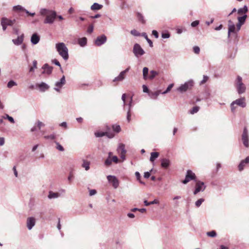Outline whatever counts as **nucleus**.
I'll return each mask as SVG.
<instances>
[{
	"mask_svg": "<svg viewBox=\"0 0 249 249\" xmlns=\"http://www.w3.org/2000/svg\"><path fill=\"white\" fill-rule=\"evenodd\" d=\"M247 17H239L238 23L236 24V27L234 24L229 21L228 27V35H230L231 33H236L241 28V25H243L246 20Z\"/></svg>",
	"mask_w": 249,
	"mask_h": 249,
	"instance_id": "f257e3e1",
	"label": "nucleus"
},
{
	"mask_svg": "<svg viewBox=\"0 0 249 249\" xmlns=\"http://www.w3.org/2000/svg\"><path fill=\"white\" fill-rule=\"evenodd\" d=\"M56 50H57L59 54L63 57L64 60H68V50L64 43H56Z\"/></svg>",
	"mask_w": 249,
	"mask_h": 249,
	"instance_id": "f03ea898",
	"label": "nucleus"
},
{
	"mask_svg": "<svg viewBox=\"0 0 249 249\" xmlns=\"http://www.w3.org/2000/svg\"><path fill=\"white\" fill-rule=\"evenodd\" d=\"M236 87L239 94L244 93L246 90V87L242 82V78L240 76H238L236 80Z\"/></svg>",
	"mask_w": 249,
	"mask_h": 249,
	"instance_id": "7ed1b4c3",
	"label": "nucleus"
},
{
	"mask_svg": "<svg viewBox=\"0 0 249 249\" xmlns=\"http://www.w3.org/2000/svg\"><path fill=\"white\" fill-rule=\"evenodd\" d=\"M237 105L241 107H245L246 106L245 97H242L241 98L238 99L231 103V110L232 112H234L235 110V107H234V105Z\"/></svg>",
	"mask_w": 249,
	"mask_h": 249,
	"instance_id": "20e7f679",
	"label": "nucleus"
},
{
	"mask_svg": "<svg viewBox=\"0 0 249 249\" xmlns=\"http://www.w3.org/2000/svg\"><path fill=\"white\" fill-rule=\"evenodd\" d=\"M195 189L194 191V195H196L201 191H204L206 188L204 183L199 180H196Z\"/></svg>",
	"mask_w": 249,
	"mask_h": 249,
	"instance_id": "39448f33",
	"label": "nucleus"
},
{
	"mask_svg": "<svg viewBox=\"0 0 249 249\" xmlns=\"http://www.w3.org/2000/svg\"><path fill=\"white\" fill-rule=\"evenodd\" d=\"M105 132H97L95 133L97 137H101L104 136H107L109 138H112L114 137L113 132L110 131V127L107 126H106Z\"/></svg>",
	"mask_w": 249,
	"mask_h": 249,
	"instance_id": "423d86ee",
	"label": "nucleus"
},
{
	"mask_svg": "<svg viewBox=\"0 0 249 249\" xmlns=\"http://www.w3.org/2000/svg\"><path fill=\"white\" fill-rule=\"evenodd\" d=\"M191 180L196 181V180H197V179L195 173L192 171L188 170L187 171L185 179L181 180V182L183 184H187Z\"/></svg>",
	"mask_w": 249,
	"mask_h": 249,
	"instance_id": "0eeeda50",
	"label": "nucleus"
},
{
	"mask_svg": "<svg viewBox=\"0 0 249 249\" xmlns=\"http://www.w3.org/2000/svg\"><path fill=\"white\" fill-rule=\"evenodd\" d=\"M193 86V82L191 81H188L178 88L177 90L181 93H183L187 91L188 89H191Z\"/></svg>",
	"mask_w": 249,
	"mask_h": 249,
	"instance_id": "6e6552de",
	"label": "nucleus"
},
{
	"mask_svg": "<svg viewBox=\"0 0 249 249\" xmlns=\"http://www.w3.org/2000/svg\"><path fill=\"white\" fill-rule=\"evenodd\" d=\"M15 22V19H10L7 18H2L1 20V25L4 30H6L7 26H12Z\"/></svg>",
	"mask_w": 249,
	"mask_h": 249,
	"instance_id": "1a4fd4ad",
	"label": "nucleus"
},
{
	"mask_svg": "<svg viewBox=\"0 0 249 249\" xmlns=\"http://www.w3.org/2000/svg\"><path fill=\"white\" fill-rule=\"evenodd\" d=\"M13 11L17 13H20L22 12H25L28 15V16H35V13H30L28 10L25 9L23 7H22L21 5H18L16 6H14L13 7Z\"/></svg>",
	"mask_w": 249,
	"mask_h": 249,
	"instance_id": "9d476101",
	"label": "nucleus"
},
{
	"mask_svg": "<svg viewBox=\"0 0 249 249\" xmlns=\"http://www.w3.org/2000/svg\"><path fill=\"white\" fill-rule=\"evenodd\" d=\"M133 53L137 57L142 55L144 53V51L138 43L135 44L134 46Z\"/></svg>",
	"mask_w": 249,
	"mask_h": 249,
	"instance_id": "9b49d317",
	"label": "nucleus"
},
{
	"mask_svg": "<svg viewBox=\"0 0 249 249\" xmlns=\"http://www.w3.org/2000/svg\"><path fill=\"white\" fill-rule=\"evenodd\" d=\"M242 140L243 143V144L246 147H248L249 146V138H248V130L246 127H244L243 134L242 135Z\"/></svg>",
	"mask_w": 249,
	"mask_h": 249,
	"instance_id": "f8f14e48",
	"label": "nucleus"
},
{
	"mask_svg": "<svg viewBox=\"0 0 249 249\" xmlns=\"http://www.w3.org/2000/svg\"><path fill=\"white\" fill-rule=\"evenodd\" d=\"M107 179L109 182L112 184L114 188H117L118 187L119 184V180L115 176H108Z\"/></svg>",
	"mask_w": 249,
	"mask_h": 249,
	"instance_id": "ddd939ff",
	"label": "nucleus"
},
{
	"mask_svg": "<svg viewBox=\"0 0 249 249\" xmlns=\"http://www.w3.org/2000/svg\"><path fill=\"white\" fill-rule=\"evenodd\" d=\"M41 16H56V12L48 9H41L40 10Z\"/></svg>",
	"mask_w": 249,
	"mask_h": 249,
	"instance_id": "4468645a",
	"label": "nucleus"
},
{
	"mask_svg": "<svg viewBox=\"0 0 249 249\" xmlns=\"http://www.w3.org/2000/svg\"><path fill=\"white\" fill-rule=\"evenodd\" d=\"M118 153L120 154V157L123 160H124L125 157L126 150L124 149V144H120L119 147L117 149Z\"/></svg>",
	"mask_w": 249,
	"mask_h": 249,
	"instance_id": "2eb2a0df",
	"label": "nucleus"
},
{
	"mask_svg": "<svg viewBox=\"0 0 249 249\" xmlns=\"http://www.w3.org/2000/svg\"><path fill=\"white\" fill-rule=\"evenodd\" d=\"M130 67L126 69L125 70L122 71L118 77H116L113 80V82H119L122 81L125 77L126 73L129 71Z\"/></svg>",
	"mask_w": 249,
	"mask_h": 249,
	"instance_id": "dca6fc26",
	"label": "nucleus"
},
{
	"mask_svg": "<svg viewBox=\"0 0 249 249\" xmlns=\"http://www.w3.org/2000/svg\"><path fill=\"white\" fill-rule=\"evenodd\" d=\"M66 83V80L65 76H63L60 79V81H58L55 83V86L57 87V88H54V89L56 91L59 92L60 89H61L63 85H64Z\"/></svg>",
	"mask_w": 249,
	"mask_h": 249,
	"instance_id": "f3484780",
	"label": "nucleus"
},
{
	"mask_svg": "<svg viewBox=\"0 0 249 249\" xmlns=\"http://www.w3.org/2000/svg\"><path fill=\"white\" fill-rule=\"evenodd\" d=\"M106 36L104 35H103L101 36L97 37L95 41V43L97 46H100L103 43H104L106 41Z\"/></svg>",
	"mask_w": 249,
	"mask_h": 249,
	"instance_id": "a211bd4d",
	"label": "nucleus"
},
{
	"mask_svg": "<svg viewBox=\"0 0 249 249\" xmlns=\"http://www.w3.org/2000/svg\"><path fill=\"white\" fill-rule=\"evenodd\" d=\"M35 224V219L33 217H28L27 219V227L31 230Z\"/></svg>",
	"mask_w": 249,
	"mask_h": 249,
	"instance_id": "6ab92c4d",
	"label": "nucleus"
},
{
	"mask_svg": "<svg viewBox=\"0 0 249 249\" xmlns=\"http://www.w3.org/2000/svg\"><path fill=\"white\" fill-rule=\"evenodd\" d=\"M249 162V156H248L244 160H242L238 165V169L240 171L244 169V167Z\"/></svg>",
	"mask_w": 249,
	"mask_h": 249,
	"instance_id": "aec40b11",
	"label": "nucleus"
},
{
	"mask_svg": "<svg viewBox=\"0 0 249 249\" xmlns=\"http://www.w3.org/2000/svg\"><path fill=\"white\" fill-rule=\"evenodd\" d=\"M36 86L40 89V90L42 92H44L49 89V86L44 82H42L40 84H37Z\"/></svg>",
	"mask_w": 249,
	"mask_h": 249,
	"instance_id": "412c9836",
	"label": "nucleus"
},
{
	"mask_svg": "<svg viewBox=\"0 0 249 249\" xmlns=\"http://www.w3.org/2000/svg\"><path fill=\"white\" fill-rule=\"evenodd\" d=\"M40 39L39 36H38L37 34L34 33L31 36V41L34 44H37Z\"/></svg>",
	"mask_w": 249,
	"mask_h": 249,
	"instance_id": "4be33fe9",
	"label": "nucleus"
},
{
	"mask_svg": "<svg viewBox=\"0 0 249 249\" xmlns=\"http://www.w3.org/2000/svg\"><path fill=\"white\" fill-rule=\"evenodd\" d=\"M42 68L44 70L43 72V73H46L49 75L52 73L53 68L50 66L48 64H44Z\"/></svg>",
	"mask_w": 249,
	"mask_h": 249,
	"instance_id": "5701e85b",
	"label": "nucleus"
},
{
	"mask_svg": "<svg viewBox=\"0 0 249 249\" xmlns=\"http://www.w3.org/2000/svg\"><path fill=\"white\" fill-rule=\"evenodd\" d=\"M170 164V161L167 159H163L161 160V166L162 168H167Z\"/></svg>",
	"mask_w": 249,
	"mask_h": 249,
	"instance_id": "b1692460",
	"label": "nucleus"
},
{
	"mask_svg": "<svg viewBox=\"0 0 249 249\" xmlns=\"http://www.w3.org/2000/svg\"><path fill=\"white\" fill-rule=\"evenodd\" d=\"M103 6L98 3H94L90 7V9L92 11H96L102 8Z\"/></svg>",
	"mask_w": 249,
	"mask_h": 249,
	"instance_id": "393cba45",
	"label": "nucleus"
},
{
	"mask_svg": "<svg viewBox=\"0 0 249 249\" xmlns=\"http://www.w3.org/2000/svg\"><path fill=\"white\" fill-rule=\"evenodd\" d=\"M248 9L247 6L245 5L243 8H240L238 10V14L240 16H247L246 13L248 12Z\"/></svg>",
	"mask_w": 249,
	"mask_h": 249,
	"instance_id": "a878e982",
	"label": "nucleus"
},
{
	"mask_svg": "<svg viewBox=\"0 0 249 249\" xmlns=\"http://www.w3.org/2000/svg\"><path fill=\"white\" fill-rule=\"evenodd\" d=\"M56 17H46L44 20L45 24H52L53 22Z\"/></svg>",
	"mask_w": 249,
	"mask_h": 249,
	"instance_id": "bb28decb",
	"label": "nucleus"
},
{
	"mask_svg": "<svg viewBox=\"0 0 249 249\" xmlns=\"http://www.w3.org/2000/svg\"><path fill=\"white\" fill-rule=\"evenodd\" d=\"M23 35L18 36V38L16 39L13 40V42L16 45H19L22 43L23 41Z\"/></svg>",
	"mask_w": 249,
	"mask_h": 249,
	"instance_id": "cd10ccee",
	"label": "nucleus"
},
{
	"mask_svg": "<svg viewBox=\"0 0 249 249\" xmlns=\"http://www.w3.org/2000/svg\"><path fill=\"white\" fill-rule=\"evenodd\" d=\"M78 44L82 47L85 46L87 44V39L86 37H82L78 39Z\"/></svg>",
	"mask_w": 249,
	"mask_h": 249,
	"instance_id": "c85d7f7f",
	"label": "nucleus"
},
{
	"mask_svg": "<svg viewBox=\"0 0 249 249\" xmlns=\"http://www.w3.org/2000/svg\"><path fill=\"white\" fill-rule=\"evenodd\" d=\"M159 153L157 152H152L151 153V157L150 160L151 162H153L159 157Z\"/></svg>",
	"mask_w": 249,
	"mask_h": 249,
	"instance_id": "c756f323",
	"label": "nucleus"
},
{
	"mask_svg": "<svg viewBox=\"0 0 249 249\" xmlns=\"http://www.w3.org/2000/svg\"><path fill=\"white\" fill-rule=\"evenodd\" d=\"M148 68L147 67H144L142 70L143 77L145 79H147V75L148 73Z\"/></svg>",
	"mask_w": 249,
	"mask_h": 249,
	"instance_id": "7c9ffc66",
	"label": "nucleus"
},
{
	"mask_svg": "<svg viewBox=\"0 0 249 249\" xmlns=\"http://www.w3.org/2000/svg\"><path fill=\"white\" fill-rule=\"evenodd\" d=\"M205 199L204 198H199V199H197L196 202H195V205L196 207H199L201 206V205L202 204V202H203L204 201Z\"/></svg>",
	"mask_w": 249,
	"mask_h": 249,
	"instance_id": "2f4dec72",
	"label": "nucleus"
},
{
	"mask_svg": "<svg viewBox=\"0 0 249 249\" xmlns=\"http://www.w3.org/2000/svg\"><path fill=\"white\" fill-rule=\"evenodd\" d=\"M59 195L57 193H53L52 192H50L49 195L48 196V197L50 198H57L59 197Z\"/></svg>",
	"mask_w": 249,
	"mask_h": 249,
	"instance_id": "473e14b6",
	"label": "nucleus"
},
{
	"mask_svg": "<svg viewBox=\"0 0 249 249\" xmlns=\"http://www.w3.org/2000/svg\"><path fill=\"white\" fill-rule=\"evenodd\" d=\"M142 36H143V37H144V38L145 39H146V40L147 41V42L149 43L150 46V47H153V43H152V41H151L150 39H149V38L148 37V36H147V34H145V33H143V34H142Z\"/></svg>",
	"mask_w": 249,
	"mask_h": 249,
	"instance_id": "72a5a7b5",
	"label": "nucleus"
},
{
	"mask_svg": "<svg viewBox=\"0 0 249 249\" xmlns=\"http://www.w3.org/2000/svg\"><path fill=\"white\" fill-rule=\"evenodd\" d=\"M89 162L86 160H83V163L82 164V166L85 168L86 170H88L89 168Z\"/></svg>",
	"mask_w": 249,
	"mask_h": 249,
	"instance_id": "f704fd0d",
	"label": "nucleus"
},
{
	"mask_svg": "<svg viewBox=\"0 0 249 249\" xmlns=\"http://www.w3.org/2000/svg\"><path fill=\"white\" fill-rule=\"evenodd\" d=\"M207 235L208 236L214 237L216 236V232L215 231H208L207 232Z\"/></svg>",
	"mask_w": 249,
	"mask_h": 249,
	"instance_id": "c9c22d12",
	"label": "nucleus"
},
{
	"mask_svg": "<svg viewBox=\"0 0 249 249\" xmlns=\"http://www.w3.org/2000/svg\"><path fill=\"white\" fill-rule=\"evenodd\" d=\"M44 139H45L46 140H48V139L54 140L55 138V136L54 134H52L50 135H45L44 136Z\"/></svg>",
	"mask_w": 249,
	"mask_h": 249,
	"instance_id": "e433bc0d",
	"label": "nucleus"
},
{
	"mask_svg": "<svg viewBox=\"0 0 249 249\" xmlns=\"http://www.w3.org/2000/svg\"><path fill=\"white\" fill-rule=\"evenodd\" d=\"M37 65V61L36 60H34L33 62V66L31 67L30 69V72L34 71V69L36 68Z\"/></svg>",
	"mask_w": 249,
	"mask_h": 249,
	"instance_id": "4c0bfd02",
	"label": "nucleus"
},
{
	"mask_svg": "<svg viewBox=\"0 0 249 249\" xmlns=\"http://www.w3.org/2000/svg\"><path fill=\"white\" fill-rule=\"evenodd\" d=\"M3 118L5 119H7L12 124H14L15 123L14 119L8 114H6L5 116H3Z\"/></svg>",
	"mask_w": 249,
	"mask_h": 249,
	"instance_id": "58836bf2",
	"label": "nucleus"
},
{
	"mask_svg": "<svg viewBox=\"0 0 249 249\" xmlns=\"http://www.w3.org/2000/svg\"><path fill=\"white\" fill-rule=\"evenodd\" d=\"M112 129L114 131L116 132H119L121 131V127L120 125H112Z\"/></svg>",
	"mask_w": 249,
	"mask_h": 249,
	"instance_id": "ea45409f",
	"label": "nucleus"
},
{
	"mask_svg": "<svg viewBox=\"0 0 249 249\" xmlns=\"http://www.w3.org/2000/svg\"><path fill=\"white\" fill-rule=\"evenodd\" d=\"M17 85V83L14 82L13 80H10L8 83V84H7V87L8 88H12L13 86H16Z\"/></svg>",
	"mask_w": 249,
	"mask_h": 249,
	"instance_id": "a19ab883",
	"label": "nucleus"
},
{
	"mask_svg": "<svg viewBox=\"0 0 249 249\" xmlns=\"http://www.w3.org/2000/svg\"><path fill=\"white\" fill-rule=\"evenodd\" d=\"M200 109V107H194L192 110L190 111V113L191 114H194L195 113L197 112L199 109Z\"/></svg>",
	"mask_w": 249,
	"mask_h": 249,
	"instance_id": "79ce46f5",
	"label": "nucleus"
},
{
	"mask_svg": "<svg viewBox=\"0 0 249 249\" xmlns=\"http://www.w3.org/2000/svg\"><path fill=\"white\" fill-rule=\"evenodd\" d=\"M158 74L157 72L156 71H150V74L149 76V78L150 79H152L155 77V76Z\"/></svg>",
	"mask_w": 249,
	"mask_h": 249,
	"instance_id": "37998d69",
	"label": "nucleus"
},
{
	"mask_svg": "<svg viewBox=\"0 0 249 249\" xmlns=\"http://www.w3.org/2000/svg\"><path fill=\"white\" fill-rule=\"evenodd\" d=\"M173 86H174V84H170L168 86L167 89L166 90H165L163 92H162V94H166V93H168L169 91H170V90H171V89H172Z\"/></svg>",
	"mask_w": 249,
	"mask_h": 249,
	"instance_id": "c03bdc74",
	"label": "nucleus"
},
{
	"mask_svg": "<svg viewBox=\"0 0 249 249\" xmlns=\"http://www.w3.org/2000/svg\"><path fill=\"white\" fill-rule=\"evenodd\" d=\"M36 126L38 129H40L41 127L45 126V124L42 122L38 121L36 124Z\"/></svg>",
	"mask_w": 249,
	"mask_h": 249,
	"instance_id": "a18cd8bd",
	"label": "nucleus"
},
{
	"mask_svg": "<svg viewBox=\"0 0 249 249\" xmlns=\"http://www.w3.org/2000/svg\"><path fill=\"white\" fill-rule=\"evenodd\" d=\"M112 160L111 159L107 158V159L105 161V164L108 166L112 164Z\"/></svg>",
	"mask_w": 249,
	"mask_h": 249,
	"instance_id": "49530a36",
	"label": "nucleus"
},
{
	"mask_svg": "<svg viewBox=\"0 0 249 249\" xmlns=\"http://www.w3.org/2000/svg\"><path fill=\"white\" fill-rule=\"evenodd\" d=\"M193 51L196 54H199L200 53V48L198 46H194Z\"/></svg>",
	"mask_w": 249,
	"mask_h": 249,
	"instance_id": "de8ad7c7",
	"label": "nucleus"
},
{
	"mask_svg": "<svg viewBox=\"0 0 249 249\" xmlns=\"http://www.w3.org/2000/svg\"><path fill=\"white\" fill-rule=\"evenodd\" d=\"M55 143H56V149H58L61 151H63L64 150L63 147L58 142H55Z\"/></svg>",
	"mask_w": 249,
	"mask_h": 249,
	"instance_id": "09e8293b",
	"label": "nucleus"
},
{
	"mask_svg": "<svg viewBox=\"0 0 249 249\" xmlns=\"http://www.w3.org/2000/svg\"><path fill=\"white\" fill-rule=\"evenodd\" d=\"M131 34L134 36H139L140 33L135 29L131 30Z\"/></svg>",
	"mask_w": 249,
	"mask_h": 249,
	"instance_id": "8fccbe9b",
	"label": "nucleus"
},
{
	"mask_svg": "<svg viewBox=\"0 0 249 249\" xmlns=\"http://www.w3.org/2000/svg\"><path fill=\"white\" fill-rule=\"evenodd\" d=\"M170 36V35L169 33H162L161 34V37L163 38H168Z\"/></svg>",
	"mask_w": 249,
	"mask_h": 249,
	"instance_id": "3c124183",
	"label": "nucleus"
},
{
	"mask_svg": "<svg viewBox=\"0 0 249 249\" xmlns=\"http://www.w3.org/2000/svg\"><path fill=\"white\" fill-rule=\"evenodd\" d=\"M111 160L112 161L114 162V163H118L119 162V159L116 156H113L112 158H111Z\"/></svg>",
	"mask_w": 249,
	"mask_h": 249,
	"instance_id": "603ef678",
	"label": "nucleus"
},
{
	"mask_svg": "<svg viewBox=\"0 0 249 249\" xmlns=\"http://www.w3.org/2000/svg\"><path fill=\"white\" fill-rule=\"evenodd\" d=\"M159 91L153 92L151 95V97L153 99H156L157 97V96L159 95Z\"/></svg>",
	"mask_w": 249,
	"mask_h": 249,
	"instance_id": "864d4df0",
	"label": "nucleus"
},
{
	"mask_svg": "<svg viewBox=\"0 0 249 249\" xmlns=\"http://www.w3.org/2000/svg\"><path fill=\"white\" fill-rule=\"evenodd\" d=\"M151 171H152V170L150 172H145L144 173V176H143L144 178H148L150 177V175H151L150 172Z\"/></svg>",
	"mask_w": 249,
	"mask_h": 249,
	"instance_id": "5fc2aeb1",
	"label": "nucleus"
},
{
	"mask_svg": "<svg viewBox=\"0 0 249 249\" xmlns=\"http://www.w3.org/2000/svg\"><path fill=\"white\" fill-rule=\"evenodd\" d=\"M131 116L130 109H129V110L127 111V117H126V118H127V121L129 122L131 120Z\"/></svg>",
	"mask_w": 249,
	"mask_h": 249,
	"instance_id": "6e6d98bb",
	"label": "nucleus"
},
{
	"mask_svg": "<svg viewBox=\"0 0 249 249\" xmlns=\"http://www.w3.org/2000/svg\"><path fill=\"white\" fill-rule=\"evenodd\" d=\"M87 32L89 34H90L91 33H92L93 32V25H89V26L88 29H87Z\"/></svg>",
	"mask_w": 249,
	"mask_h": 249,
	"instance_id": "4d7b16f0",
	"label": "nucleus"
},
{
	"mask_svg": "<svg viewBox=\"0 0 249 249\" xmlns=\"http://www.w3.org/2000/svg\"><path fill=\"white\" fill-rule=\"evenodd\" d=\"M208 80V77L207 76H204L203 79L201 82V84H204Z\"/></svg>",
	"mask_w": 249,
	"mask_h": 249,
	"instance_id": "13d9d810",
	"label": "nucleus"
},
{
	"mask_svg": "<svg viewBox=\"0 0 249 249\" xmlns=\"http://www.w3.org/2000/svg\"><path fill=\"white\" fill-rule=\"evenodd\" d=\"M152 34L153 36H154L155 37V38H158V37H159V34H158V33L157 31L156 30H153L152 31Z\"/></svg>",
	"mask_w": 249,
	"mask_h": 249,
	"instance_id": "bf43d9fd",
	"label": "nucleus"
},
{
	"mask_svg": "<svg viewBox=\"0 0 249 249\" xmlns=\"http://www.w3.org/2000/svg\"><path fill=\"white\" fill-rule=\"evenodd\" d=\"M199 24V21L198 20H196L195 21H193L191 23V26L193 27H195Z\"/></svg>",
	"mask_w": 249,
	"mask_h": 249,
	"instance_id": "052dcab7",
	"label": "nucleus"
},
{
	"mask_svg": "<svg viewBox=\"0 0 249 249\" xmlns=\"http://www.w3.org/2000/svg\"><path fill=\"white\" fill-rule=\"evenodd\" d=\"M53 62L56 64V65L59 66V67H61V65L59 61L57 59H53L52 60Z\"/></svg>",
	"mask_w": 249,
	"mask_h": 249,
	"instance_id": "680f3d73",
	"label": "nucleus"
},
{
	"mask_svg": "<svg viewBox=\"0 0 249 249\" xmlns=\"http://www.w3.org/2000/svg\"><path fill=\"white\" fill-rule=\"evenodd\" d=\"M96 191L95 190H91L89 191V196H92L96 194Z\"/></svg>",
	"mask_w": 249,
	"mask_h": 249,
	"instance_id": "e2e57ef3",
	"label": "nucleus"
},
{
	"mask_svg": "<svg viewBox=\"0 0 249 249\" xmlns=\"http://www.w3.org/2000/svg\"><path fill=\"white\" fill-rule=\"evenodd\" d=\"M125 97H126V94L125 93H124L123 95H122V100L124 102V105H125L126 104V102H125Z\"/></svg>",
	"mask_w": 249,
	"mask_h": 249,
	"instance_id": "0e129e2a",
	"label": "nucleus"
},
{
	"mask_svg": "<svg viewBox=\"0 0 249 249\" xmlns=\"http://www.w3.org/2000/svg\"><path fill=\"white\" fill-rule=\"evenodd\" d=\"M135 175H136V178H137V179L138 180H140V178H141V176H140V173H139L138 172H136L135 173Z\"/></svg>",
	"mask_w": 249,
	"mask_h": 249,
	"instance_id": "69168bd1",
	"label": "nucleus"
},
{
	"mask_svg": "<svg viewBox=\"0 0 249 249\" xmlns=\"http://www.w3.org/2000/svg\"><path fill=\"white\" fill-rule=\"evenodd\" d=\"M159 203V201L158 200L155 199L153 201L150 202V205L151 204H158Z\"/></svg>",
	"mask_w": 249,
	"mask_h": 249,
	"instance_id": "338daca9",
	"label": "nucleus"
},
{
	"mask_svg": "<svg viewBox=\"0 0 249 249\" xmlns=\"http://www.w3.org/2000/svg\"><path fill=\"white\" fill-rule=\"evenodd\" d=\"M13 170L14 171L15 176H16V177H18V172H17V171L16 170V166H14L13 167Z\"/></svg>",
	"mask_w": 249,
	"mask_h": 249,
	"instance_id": "774afa93",
	"label": "nucleus"
}]
</instances>
